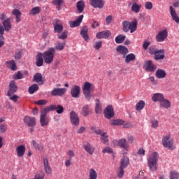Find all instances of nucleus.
<instances>
[{"instance_id":"obj_1","label":"nucleus","mask_w":179,"mask_h":179,"mask_svg":"<svg viewBox=\"0 0 179 179\" xmlns=\"http://www.w3.org/2000/svg\"><path fill=\"white\" fill-rule=\"evenodd\" d=\"M148 166L150 171H157L159 167L157 162H159V153L153 152L147 156Z\"/></svg>"},{"instance_id":"obj_2","label":"nucleus","mask_w":179,"mask_h":179,"mask_svg":"<svg viewBox=\"0 0 179 179\" xmlns=\"http://www.w3.org/2000/svg\"><path fill=\"white\" fill-rule=\"evenodd\" d=\"M123 31L124 33H128L130 31V33H134L138 29V20L134 19L131 22L128 20H124L122 22Z\"/></svg>"},{"instance_id":"obj_3","label":"nucleus","mask_w":179,"mask_h":179,"mask_svg":"<svg viewBox=\"0 0 179 179\" xmlns=\"http://www.w3.org/2000/svg\"><path fill=\"white\" fill-rule=\"evenodd\" d=\"M162 145L164 148L169 149V150H174L176 147L174 146V141L171 138L170 134H166L162 138Z\"/></svg>"},{"instance_id":"obj_4","label":"nucleus","mask_w":179,"mask_h":179,"mask_svg":"<svg viewBox=\"0 0 179 179\" xmlns=\"http://www.w3.org/2000/svg\"><path fill=\"white\" fill-rule=\"evenodd\" d=\"M94 90V85L89 82H85L84 83L83 87V94L87 99L90 101L92 98V92Z\"/></svg>"},{"instance_id":"obj_5","label":"nucleus","mask_w":179,"mask_h":179,"mask_svg":"<svg viewBox=\"0 0 179 179\" xmlns=\"http://www.w3.org/2000/svg\"><path fill=\"white\" fill-rule=\"evenodd\" d=\"M55 55V48H50L47 51L43 53V59L45 64H52L54 61Z\"/></svg>"},{"instance_id":"obj_6","label":"nucleus","mask_w":179,"mask_h":179,"mask_svg":"<svg viewBox=\"0 0 179 179\" xmlns=\"http://www.w3.org/2000/svg\"><path fill=\"white\" fill-rule=\"evenodd\" d=\"M55 110H57V113H64V106L56 104L50 105L44 109V112L50 113V111H55Z\"/></svg>"},{"instance_id":"obj_7","label":"nucleus","mask_w":179,"mask_h":179,"mask_svg":"<svg viewBox=\"0 0 179 179\" xmlns=\"http://www.w3.org/2000/svg\"><path fill=\"white\" fill-rule=\"evenodd\" d=\"M24 122L31 127V128H34L37 125V119L34 117L25 116L24 117Z\"/></svg>"},{"instance_id":"obj_8","label":"nucleus","mask_w":179,"mask_h":179,"mask_svg":"<svg viewBox=\"0 0 179 179\" xmlns=\"http://www.w3.org/2000/svg\"><path fill=\"white\" fill-rule=\"evenodd\" d=\"M144 69L147 72H154L157 69V66L155 65L152 60H148L144 64Z\"/></svg>"},{"instance_id":"obj_9","label":"nucleus","mask_w":179,"mask_h":179,"mask_svg":"<svg viewBox=\"0 0 179 179\" xmlns=\"http://www.w3.org/2000/svg\"><path fill=\"white\" fill-rule=\"evenodd\" d=\"M167 36H169L167 30L165 29L159 31L155 37L156 41H158V43H162V41H164V40L167 38Z\"/></svg>"},{"instance_id":"obj_10","label":"nucleus","mask_w":179,"mask_h":179,"mask_svg":"<svg viewBox=\"0 0 179 179\" xmlns=\"http://www.w3.org/2000/svg\"><path fill=\"white\" fill-rule=\"evenodd\" d=\"M116 51L117 52H118V54L122 57V58H124L127 54H128V52H129V50H128V48L122 45H120L116 48Z\"/></svg>"},{"instance_id":"obj_11","label":"nucleus","mask_w":179,"mask_h":179,"mask_svg":"<svg viewBox=\"0 0 179 179\" xmlns=\"http://www.w3.org/2000/svg\"><path fill=\"white\" fill-rule=\"evenodd\" d=\"M71 97L73 99H79L80 96V87L78 85H73L71 90Z\"/></svg>"},{"instance_id":"obj_12","label":"nucleus","mask_w":179,"mask_h":179,"mask_svg":"<svg viewBox=\"0 0 179 179\" xmlns=\"http://www.w3.org/2000/svg\"><path fill=\"white\" fill-rule=\"evenodd\" d=\"M17 92V86L16 85L14 80L11 81L9 84V90L7 93V96L10 97L13 94V93H16Z\"/></svg>"},{"instance_id":"obj_13","label":"nucleus","mask_w":179,"mask_h":179,"mask_svg":"<svg viewBox=\"0 0 179 179\" xmlns=\"http://www.w3.org/2000/svg\"><path fill=\"white\" fill-rule=\"evenodd\" d=\"M40 124L44 128L50 124V120L47 117V113H41L40 117Z\"/></svg>"},{"instance_id":"obj_14","label":"nucleus","mask_w":179,"mask_h":179,"mask_svg":"<svg viewBox=\"0 0 179 179\" xmlns=\"http://www.w3.org/2000/svg\"><path fill=\"white\" fill-rule=\"evenodd\" d=\"M169 12L170 15L171 16V18L176 23H179V16L178 14H177V11H176V9L173 7V6H171L169 7Z\"/></svg>"},{"instance_id":"obj_15","label":"nucleus","mask_w":179,"mask_h":179,"mask_svg":"<svg viewBox=\"0 0 179 179\" xmlns=\"http://www.w3.org/2000/svg\"><path fill=\"white\" fill-rule=\"evenodd\" d=\"M70 120L72 125L74 127H78L79 125V116L76 113H70Z\"/></svg>"},{"instance_id":"obj_16","label":"nucleus","mask_w":179,"mask_h":179,"mask_svg":"<svg viewBox=\"0 0 179 179\" xmlns=\"http://www.w3.org/2000/svg\"><path fill=\"white\" fill-rule=\"evenodd\" d=\"M90 5L93 8L101 9L104 6V1L103 0H91Z\"/></svg>"},{"instance_id":"obj_17","label":"nucleus","mask_w":179,"mask_h":179,"mask_svg":"<svg viewBox=\"0 0 179 179\" xmlns=\"http://www.w3.org/2000/svg\"><path fill=\"white\" fill-rule=\"evenodd\" d=\"M118 146L120 148H122V149H124V150H126V152H128L129 150V145L128 143H127V139L125 138H121L119 140L117 143Z\"/></svg>"},{"instance_id":"obj_18","label":"nucleus","mask_w":179,"mask_h":179,"mask_svg":"<svg viewBox=\"0 0 179 179\" xmlns=\"http://www.w3.org/2000/svg\"><path fill=\"white\" fill-rule=\"evenodd\" d=\"M16 152L18 157H23L26 153V146L24 145H18L16 148Z\"/></svg>"},{"instance_id":"obj_19","label":"nucleus","mask_w":179,"mask_h":179,"mask_svg":"<svg viewBox=\"0 0 179 179\" xmlns=\"http://www.w3.org/2000/svg\"><path fill=\"white\" fill-rule=\"evenodd\" d=\"M66 92V89L65 88H55L52 90L51 94L52 96H63Z\"/></svg>"},{"instance_id":"obj_20","label":"nucleus","mask_w":179,"mask_h":179,"mask_svg":"<svg viewBox=\"0 0 179 179\" xmlns=\"http://www.w3.org/2000/svg\"><path fill=\"white\" fill-rule=\"evenodd\" d=\"M12 15L13 16H15V22L16 23H20V22H22V12L17 8H15L12 11Z\"/></svg>"},{"instance_id":"obj_21","label":"nucleus","mask_w":179,"mask_h":179,"mask_svg":"<svg viewBox=\"0 0 179 179\" xmlns=\"http://www.w3.org/2000/svg\"><path fill=\"white\" fill-rule=\"evenodd\" d=\"M33 82L38 83V85H44V80L43 79V75L41 73H36L34 76Z\"/></svg>"},{"instance_id":"obj_22","label":"nucleus","mask_w":179,"mask_h":179,"mask_svg":"<svg viewBox=\"0 0 179 179\" xmlns=\"http://www.w3.org/2000/svg\"><path fill=\"white\" fill-rule=\"evenodd\" d=\"M82 20H83V15H80L75 21L71 22L70 27L73 29V27H78V26H80Z\"/></svg>"},{"instance_id":"obj_23","label":"nucleus","mask_w":179,"mask_h":179,"mask_svg":"<svg viewBox=\"0 0 179 179\" xmlns=\"http://www.w3.org/2000/svg\"><path fill=\"white\" fill-rule=\"evenodd\" d=\"M111 36V32L110 31H103L96 34V38H108Z\"/></svg>"},{"instance_id":"obj_24","label":"nucleus","mask_w":179,"mask_h":179,"mask_svg":"<svg viewBox=\"0 0 179 179\" xmlns=\"http://www.w3.org/2000/svg\"><path fill=\"white\" fill-rule=\"evenodd\" d=\"M56 24H54V30L55 33H61L62 30H64V26L62 24H59V20H55Z\"/></svg>"},{"instance_id":"obj_25","label":"nucleus","mask_w":179,"mask_h":179,"mask_svg":"<svg viewBox=\"0 0 179 179\" xmlns=\"http://www.w3.org/2000/svg\"><path fill=\"white\" fill-rule=\"evenodd\" d=\"M44 57H43V53L38 52L36 55V66H43V64H44Z\"/></svg>"},{"instance_id":"obj_26","label":"nucleus","mask_w":179,"mask_h":179,"mask_svg":"<svg viewBox=\"0 0 179 179\" xmlns=\"http://www.w3.org/2000/svg\"><path fill=\"white\" fill-rule=\"evenodd\" d=\"M164 98V95H163V94L155 93L152 95V100L155 103H156L157 101H159V103H160L162 101Z\"/></svg>"},{"instance_id":"obj_27","label":"nucleus","mask_w":179,"mask_h":179,"mask_svg":"<svg viewBox=\"0 0 179 179\" xmlns=\"http://www.w3.org/2000/svg\"><path fill=\"white\" fill-rule=\"evenodd\" d=\"M43 164L46 174H52V170L51 169V166H50V164H48V159L47 158L43 159Z\"/></svg>"},{"instance_id":"obj_28","label":"nucleus","mask_w":179,"mask_h":179,"mask_svg":"<svg viewBox=\"0 0 179 179\" xmlns=\"http://www.w3.org/2000/svg\"><path fill=\"white\" fill-rule=\"evenodd\" d=\"M64 3L65 1L64 0H52V5H54V6H56V9L57 10H61V9L62 8V6L64 5Z\"/></svg>"},{"instance_id":"obj_29","label":"nucleus","mask_w":179,"mask_h":179,"mask_svg":"<svg viewBox=\"0 0 179 179\" xmlns=\"http://www.w3.org/2000/svg\"><path fill=\"white\" fill-rule=\"evenodd\" d=\"M136 59V57L135 56V54L134 53H130L129 55H126L124 57L123 59H124L125 64H129L131 61H135Z\"/></svg>"},{"instance_id":"obj_30","label":"nucleus","mask_w":179,"mask_h":179,"mask_svg":"<svg viewBox=\"0 0 179 179\" xmlns=\"http://www.w3.org/2000/svg\"><path fill=\"white\" fill-rule=\"evenodd\" d=\"M87 31H89V29H87V26L83 27L80 31V35L83 38H84L85 41H87L89 40V34H87Z\"/></svg>"},{"instance_id":"obj_31","label":"nucleus","mask_w":179,"mask_h":179,"mask_svg":"<svg viewBox=\"0 0 179 179\" xmlns=\"http://www.w3.org/2000/svg\"><path fill=\"white\" fill-rule=\"evenodd\" d=\"M155 76L158 79H164V78H166V76H167V73H166V71L159 69L157 70V71L155 73Z\"/></svg>"},{"instance_id":"obj_32","label":"nucleus","mask_w":179,"mask_h":179,"mask_svg":"<svg viewBox=\"0 0 179 179\" xmlns=\"http://www.w3.org/2000/svg\"><path fill=\"white\" fill-rule=\"evenodd\" d=\"M129 165V158L128 157L124 156L120 160V167L123 169H127Z\"/></svg>"},{"instance_id":"obj_33","label":"nucleus","mask_w":179,"mask_h":179,"mask_svg":"<svg viewBox=\"0 0 179 179\" xmlns=\"http://www.w3.org/2000/svg\"><path fill=\"white\" fill-rule=\"evenodd\" d=\"M83 148L85 152H87V153H89V155H90L91 156L92 155H93V153H94V147L90 145V143L85 144L83 145Z\"/></svg>"},{"instance_id":"obj_34","label":"nucleus","mask_w":179,"mask_h":179,"mask_svg":"<svg viewBox=\"0 0 179 179\" xmlns=\"http://www.w3.org/2000/svg\"><path fill=\"white\" fill-rule=\"evenodd\" d=\"M3 27L6 31H9L12 29V23L10 22V18H7L3 22Z\"/></svg>"},{"instance_id":"obj_35","label":"nucleus","mask_w":179,"mask_h":179,"mask_svg":"<svg viewBox=\"0 0 179 179\" xmlns=\"http://www.w3.org/2000/svg\"><path fill=\"white\" fill-rule=\"evenodd\" d=\"M6 65L11 71H16V69H17V67L16 66V62H15V60L7 61L6 62Z\"/></svg>"},{"instance_id":"obj_36","label":"nucleus","mask_w":179,"mask_h":179,"mask_svg":"<svg viewBox=\"0 0 179 179\" xmlns=\"http://www.w3.org/2000/svg\"><path fill=\"white\" fill-rule=\"evenodd\" d=\"M159 106L163 107V108L169 109L171 107V102L169 99L164 98Z\"/></svg>"},{"instance_id":"obj_37","label":"nucleus","mask_w":179,"mask_h":179,"mask_svg":"<svg viewBox=\"0 0 179 179\" xmlns=\"http://www.w3.org/2000/svg\"><path fill=\"white\" fill-rule=\"evenodd\" d=\"M5 28L3 25L0 24V48L1 47H2V45H3V44H5V42L3 41V40H5V38H3Z\"/></svg>"},{"instance_id":"obj_38","label":"nucleus","mask_w":179,"mask_h":179,"mask_svg":"<svg viewBox=\"0 0 179 179\" xmlns=\"http://www.w3.org/2000/svg\"><path fill=\"white\" fill-rule=\"evenodd\" d=\"M155 61L164 59V50H159L155 55Z\"/></svg>"},{"instance_id":"obj_39","label":"nucleus","mask_w":179,"mask_h":179,"mask_svg":"<svg viewBox=\"0 0 179 179\" xmlns=\"http://www.w3.org/2000/svg\"><path fill=\"white\" fill-rule=\"evenodd\" d=\"M76 6L78 13H83V10H85V1H83V0L78 1Z\"/></svg>"},{"instance_id":"obj_40","label":"nucleus","mask_w":179,"mask_h":179,"mask_svg":"<svg viewBox=\"0 0 179 179\" xmlns=\"http://www.w3.org/2000/svg\"><path fill=\"white\" fill-rule=\"evenodd\" d=\"M141 8H142V5H139V4L136 3V2L132 3L131 10L134 13H139V12H141Z\"/></svg>"},{"instance_id":"obj_41","label":"nucleus","mask_w":179,"mask_h":179,"mask_svg":"<svg viewBox=\"0 0 179 179\" xmlns=\"http://www.w3.org/2000/svg\"><path fill=\"white\" fill-rule=\"evenodd\" d=\"M97 171L94 169H90L89 171V179H97Z\"/></svg>"},{"instance_id":"obj_42","label":"nucleus","mask_w":179,"mask_h":179,"mask_svg":"<svg viewBox=\"0 0 179 179\" xmlns=\"http://www.w3.org/2000/svg\"><path fill=\"white\" fill-rule=\"evenodd\" d=\"M37 90H38V85L37 84H33L28 89L29 94H34V93H36Z\"/></svg>"},{"instance_id":"obj_43","label":"nucleus","mask_w":179,"mask_h":179,"mask_svg":"<svg viewBox=\"0 0 179 179\" xmlns=\"http://www.w3.org/2000/svg\"><path fill=\"white\" fill-rule=\"evenodd\" d=\"M125 38H127L126 36L119 35L115 38V41L117 44H122L125 41Z\"/></svg>"},{"instance_id":"obj_44","label":"nucleus","mask_w":179,"mask_h":179,"mask_svg":"<svg viewBox=\"0 0 179 179\" xmlns=\"http://www.w3.org/2000/svg\"><path fill=\"white\" fill-rule=\"evenodd\" d=\"M41 12V8L40 6H36L31 8L29 12V15H38Z\"/></svg>"},{"instance_id":"obj_45","label":"nucleus","mask_w":179,"mask_h":179,"mask_svg":"<svg viewBox=\"0 0 179 179\" xmlns=\"http://www.w3.org/2000/svg\"><path fill=\"white\" fill-rule=\"evenodd\" d=\"M124 124V120L121 119H117V120H113L110 121V125H116V126H120Z\"/></svg>"},{"instance_id":"obj_46","label":"nucleus","mask_w":179,"mask_h":179,"mask_svg":"<svg viewBox=\"0 0 179 179\" xmlns=\"http://www.w3.org/2000/svg\"><path fill=\"white\" fill-rule=\"evenodd\" d=\"M31 145L36 150L41 151L43 149V145L37 143L35 140L31 141Z\"/></svg>"},{"instance_id":"obj_47","label":"nucleus","mask_w":179,"mask_h":179,"mask_svg":"<svg viewBox=\"0 0 179 179\" xmlns=\"http://www.w3.org/2000/svg\"><path fill=\"white\" fill-rule=\"evenodd\" d=\"M101 141L105 145L108 143V135H107V133H103L101 134Z\"/></svg>"},{"instance_id":"obj_48","label":"nucleus","mask_w":179,"mask_h":179,"mask_svg":"<svg viewBox=\"0 0 179 179\" xmlns=\"http://www.w3.org/2000/svg\"><path fill=\"white\" fill-rule=\"evenodd\" d=\"M66 44V43L65 42H63V43L57 42L55 45V48L58 51H62V50H64V48H65Z\"/></svg>"},{"instance_id":"obj_49","label":"nucleus","mask_w":179,"mask_h":179,"mask_svg":"<svg viewBox=\"0 0 179 179\" xmlns=\"http://www.w3.org/2000/svg\"><path fill=\"white\" fill-rule=\"evenodd\" d=\"M145 108V101H140L136 105V109L137 111H141V110H143Z\"/></svg>"},{"instance_id":"obj_50","label":"nucleus","mask_w":179,"mask_h":179,"mask_svg":"<svg viewBox=\"0 0 179 179\" xmlns=\"http://www.w3.org/2000/svg\"><path fill=\"white\" fill-rule=\"evenodd\" d=\"M57 37L59 40H66V38L68 37V31H64L58 34Z\"/></svg>"},{"instance_id":"obj_51","label":"nucleus","mask_w":179,"mask_h":179,"mask_svg":"<svg viewBox=\"0 0 179 179\" xmlns=\"http://www.w3.org/2000/svg\"><path fill=\"white\" fill-rule=\"evenodd\" d=\"M96 104H95V113H100L101 111V104L100 103V100L95 99Z\"/></svg>"},{"instance_id":"obj_52","label":"nucleus","mask_w":179,"mask_h":179,"mask_svg":"<svg viewBox=\"0 0 179 179\" xmlns=\"http://www.w3.org/2000/svg\"><path fill=\"white\" fill-rule=\"evenodd\" d=\"M179 177V173L174 171H171L170 172V176H169V178L170 179H178Z\"/></svg>"},{"instance_id":"obj_53","label":"nucleus","mask_w":179,"mask_h":179,"mask_svg":"<svg viewBox=\"0 0 179 179\" xmlns=\"http://www.w3.org/2000/svg\"><path fill=\"white\" fill-rule=\"evenodd\" d=\"M48 101L45 99H41L38 101H35V103L38 106H45L47 104Z\"/></svg>"},{"instance_id":"obj_54","label":"nucleus","mask_w":179,"mask_h":179,"mask_svg":"<svg viewBox=\"0 0 179 179\" xmlns=\"http://www.w3.org/2000/svg\"><path fill=\"white\" fill-rule=\"evenodd\" d=\"M145 8L148 10H150L153 8V3H152V2H150V1H147V2H145Z\"/></svg>"},{"instance_id":"obj_55","label":"nucleus","mask_w":179,"mask_h":179,"mask_svg":"<svg viewBox=\"0 0 179 179\" xmlns=\"http://www.w3.org/2000/svg\"><path fill=\"white\" fill-rule=\"evenodd\" d=\"M159 50L155 48V47L153 46H151L149 48V53L151 55H156V52H158Z\"/></svg>"},{"instance_id":"obj_56","label":"nucleus","mask_w":179,"mask_h":179,"mask_svg":"<svg viewBox=\"0 0 179 179\" xmlns=\"http://www.w3.org/2000/svg\"><path fill=\"white\" fill-rule=\"evenodd\" d=\"M103 113H114V108H113V106L108 105L103 110Z\"/></svg>"},{"instance_id":"obj_57","label":"nucleus","mask_w":179,"mask_h":179,"mask_svg":"<svg viewBox=\"0 0 179 179\" xmlns=\"http://www.w3.org/2000/svg\"><path fill=\"white\" fill-rule=\"evenodd\" d=\"M13 79H23V73H22L20 71H17V73L13 76Z\"/></svg>"},{"instance_id":"obj_58","label":"nucleus","mask_w":179,"mask_h":179,"mask_svg":"<svg viewBox=\"0 0 179 179\" xmlns=\"http://www.w3.org/2000/svg\"><path fill=\"white\" fill-rule=\"evenodd\" d=\"M151 125L152 128H157L159 127V121H157V120H151Z\"/></svg>"},{"instance_id":"obj_59","label":"nucleus","mask_w":179,"mask_h":179,"mask_svg":"<svg viewBox=\"0 0 179 179\" xmlns=\"http://www.w3.org/2000/svg\"><path fill=\"white\" fill-rule=\"evenodd\" d=\"M117 177H119V178H122V177H124V168L122 167H120V170L117 172Z\"/></svg>"},{"instance_id":"obj_60","label":"nucleus","mask_w":179,"mask_h":179,"mask_svg":"<svg viewBox=\"0 0 179 179\" xmlns=\"http://www.w3.org/2000/svg\"><path fill=\"white\" fill-rule=\"evenodd\" d=\"M101 47H103V42L101 41H98L95 43V45H94V48L95 50H99Z\"/></svg>"},{"instance_id":"obj_61","label":"nucleus","mask_w":179,"mask_h":179,"mask_svg":"<svg viewBox=\"0 0 179 179\" xmlns=\"http://www.w3.org/2000/svg\"><path fill=\"white\" fill-rule=\"evenodd\" d=\"M104 117L105 118H107V120H111V118L114 117V113H105Z\"/></svg>"},{"instance_id":"obj_62","label":"nucleus","mask_w":179,"mask_h":179,"mask_svg":"<svg viewBox=\"0 0 179 179\" xmlns=\"http://www.w3.org/2000/svg\"><path fill=\"white\" fill-rule=\"evenodd\" d=\"M102 152L103 153H113V148L110 147H106L105 148H103Z\"/></svg>"},{"instance_id":"obj_63","label":"nucleus","mask_w":179,"mask_h":179,"mask_svg":"<svg viewBox=\"0 0 179 179\" xmlns=\"http://www.w3.org/2000/svg\"><path fill=\"white\" fill-rule=\"evenodd\" d=\"M149 45H150V42L148 41H145L143 43V50H148Z\"/></svg>"},{"instance_id":"obj_64","label":"nucleus","mask_w":179,"mask_h":179,"mask_svg":"<svg viewBox=\"0 0 179 179\" xmlns=\"http://www.w3.org/2000/svg\"><path fill=\"white\" fill-rule=\"evenodd\" d=\"M67 156L71 160L73 157H75V152H73V150H69L67 152Z\"/></svg>"}]
</instances>
